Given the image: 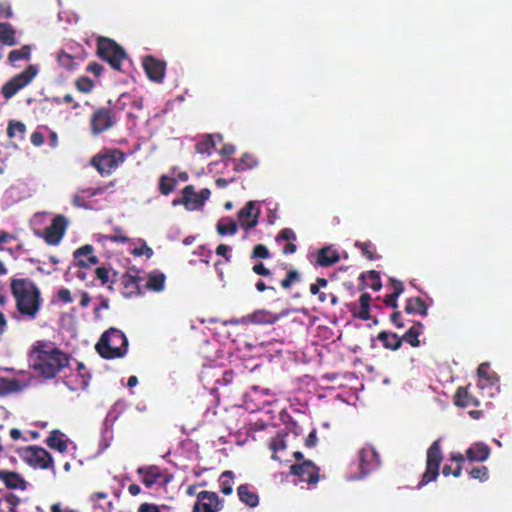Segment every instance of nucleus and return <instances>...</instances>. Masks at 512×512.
<instances>
[{
  "mask_svg": "<svg viewBox=\"0 0 512 512\" xmlns=\"http://www.w3.org/2000/svg\"><path fill=\"white\" fill-rule=\"evenodd\" d=\"M30 358L35 371L45 378H53L68 364L66 354L47 343H38Z\"/></svg>",
  "mask_w": 512,
  "mask_h": 512,
  "instance_id": "1",
  "label": "nucleus"
},
{
  "mask_svg": "<svg viewBox=\"0 0 512 512\" xmlns=\"http://www.w3.org/2000/svg\"><path fill=\"white\" fill-rule=\"evenodd\" d=\"M11 290L18 312L28 320L35 319L41 305L40 291L36 285L27 279H16L11 283Z\"/></svg>",
  "mask_w": 512,
  "mask_h": 512,
  "instance_id": "2",
  "label": "nucleus"
},
{
  "mask_svg": "<svg viewBox=\"0 0 512 512\" xmlns=\"http://www.w3.org/2000/svg\"><path fill=\"white\" fill-rule=\"evenodd\" d=\"M128 340L123 332L111 328L106 331L96 344L97 352L104 358L112 359L126 354Z\"/></svg>",
  "mask_w": 512,
  "mask_h": 512,
  "instance_id": "3",
  "label": "nucleus"
},
{
  "mask_svg": "<svg viewBox=\"0 0 512 512\" xmlns=\"http://www.w3.org/2000/svg\"><path fill=\"white\" fill-rule=\"evenodd\" d=\"M441 461L442 453L440 449V441L436 440L427 451L426 471L419 484L420 487L437 478Z\"/></svg>",
  "mask_w": 512,
  "mask_h": 512,
  "instance_id": "4",
  "label": "nucleus"
},
{
  "mask_svg": "<svg viewBox=\"0 0 512 512\" xmlns=\"http://www.w3.org/2000/svg\"><path fill=\"white\" fill-rule=\"evenodd\" d=\"M38 74L34 65H29L23 72L14 76L2 87L3 96L6 99L13 97L19 90L27 86Z\"/></svg>",
  "mask_w": 512,
  "mask_h": 512,
  "instance_id": "5",
  "label": "nucleus"
},
{
  "mask_svg": "<svg viewBox=\"0 0 512 512\" xmlns=\"http://www.w3.org/2000/svg\"><path fill=\"white\" fill-rule=\"evenodd\" d=\"M98 52L116 70H120L121 62L126 57L124 50L120 46L114 41L105 38L99 39Z\"/></svg>",
  "mask_w": 512,
  "mask_h": 512,
  "instance_id": "6",
  "label": "nucleus"
},
{
  "mask_svg": "<svg viewBox=\"0 0 512 512\" xmlns=\"http://www.w3.org/2000/svg\"><path fill=\"white\" fill-rule=\"evenodd\" d=\"M124 161V154L113 150L92 158L91 164L101 175H109Z\"/></svg>",
  "mask_w": 512,
  "mask_h": 512,
  "instance_id": "7",
  "label": "nucleus"
},
{
  "mask_svg": "<svg viewBox=\"0 0 512 512\" xmlns=\"http://www.w3.org/2000/svg\"><path fill=\"white\" fill-rule=\"evenodd\" d=\"M210 195L211 192L208 188L196 192L192 185H188L182 190L181 202L188 211H195L204 206L205 201L209 199Z\"/></svg>",
  "mask_w": 512,
  "mask_h": 512,
  "instance_id": "8",
  "label": "nucleus"
},
{
  "mask_svg": "<svg viewBox=\"0 0 512 512\" xmlns=\"http://www.w3.org/2000/svg\"><path fill=\"white\" fill-rule=\"evenodd\" d=\"M25 459L34 468L47 469L53 466L50 453L41 447H30L25 452Z\"/></svg>",
  "mask_w": 512,
  "mask_h": 512,
  "instance_id": "9",
  "label": "nucleus"
},
{
  "mask_svg": "<svg viewBox=\"0 0 512 512\" xmlns=\"http://www.w3.org/2000/svg\"><path fill=\"white\" fill-rule=\"evenodd\" d=\"M288 314V310H284L281 313H273L268 310H257L236 322L242 324H273L281 317L287 316Z\"/></svg>",
  "mask_w": 512,
  "mask_h": 512,
  "instance_id": "10",
  "label": "nucleus"
},
{
  "mask_svg": "<svg viewBox=\"0 0 512 512\" xmlns=\"http://www.w3.org/2000/svg\"><path fill=\"white\" fill-rule=\"evenodd\" d=\"M67 227V220L65 217L59 215L56 216L51 225L45 229L42 236L46 243L50 245H57L60 243L61 239L65 234V230Z\"/></svg>",
  "mask_w": 512,
  "mask_h": 512,
  "instance_id": "11",
  "label": "nucleus"
},
{
  "mask_svg": "<svg viewBox=\"0 0 512 512\" xmlns=\"http://www.w3.org/2000/svg\"><path fill=\"white\" fill-rule=\"evenodd\" d=\"M260 212V208L256 201L247 202L246 205L238 212L239 225L244 229L254 228L258 224Z\"/></svg>",
  "mask_w": 512,
  "mask_h": 512,
  "instance_id": "12",
  "label": "nucleus"
},
{
  "mask_svg": "<svg viewBox=\"0 0 512 512\" xmlns=\"http://www.w3.org/2000/svg\"><path fill=\"white\" fill-rule=\"evenodd\" d=\"M220 508L221 503L216 493L201 491L197 495L193 512H218Z\"/></svg>",
  "mask_w": 512,
  "mask_h": 512,
  "instance_id": "13",
  "label": "nucleus"
},
{
  "mask_svg": "<svg viewBox=\"0 0 512 512\" xmlns=\"http://www.w3.org/2000/svg\"><path fill=\"white\" fill-rule=\"evenodd\" d=\"M291 472L297 475L302 481L310 484L318 482V468L311 461H304L300 464L292 465Z\"/></svg>",
  "mask_w": 512,
  "mask_h": 512,
  "instance_id": "14",
  "label": "nucleus"
},
{
  "mask_svg": "<svg viewBox=\"0 0 512 512\" xmlns=\"http://www.w3.org/2000/svg\"><path fill=\"white\" fill-rule=\"evenodd\" d=\"M143 67L147 76L155 81L162 82L165 75V64L156 60L155 58L148 56L143 61Z\"/></svg>",
  "mask_w": 512,
  "mask_h": 512,
  "instance_id": "15",
  "label": "nucleus"
},
{
  "mask_svg": "<svg viewBox=\"0 0 512 512\" xmlns=\"http://www.w3.org/2000/svg\"><path fill=\"white\" fill-rule=\"evenodd\" d=\"M93 246L87 244L74 252L75 264L79 267L89 268L98 263V258L93 255Z\"/></svg>",
  "mask_w": 512,
  "mask_h": 512,
  "instance_id": "16",
  "label": "nucleus"
},
{
  "mask_svg": "<svg viewBox=\"0 0 512 512\" xmlns=\"http://www.w3.org/2000/svg\"><path fill=\"white\" fill-rule=\"evenodd\" d=\"M46 444L51 449L64 453L68 450L69 445L73 444V442L61 431L53 430L50 432V435L46 440Z\"/></svg>",
  "mask_w": 512,
  "mask_h": 512,
  "instance_id": "17",
  "label": "nucleus"
},
{
  "mask_svg": "<svg viewBox=\"0 0 512 512\" xmlns=\"http://www.w3.org/2000/svg\"><path fill=\"white\" fill-rule=\"evenodd\" d=\"M377 454L371 447H366L359 452V467L362 474L365 475L375 467H377Z\"/></svg>",
  "mask_w": 512,
  "mask_h": 512,
  "instance_id": "18",
  "label": "nucleus"
},
{
  "mask_svg": "<svg viewBox=\"0 0 512 512\" xmlns=\"http://www.w3.org/2000/svg\"><path fill=\"white\" fill-rule=\"evenodd\" d=\"M113 122L107 110H98L91 119V128L94 134H99L112 126Z\"/></svg>",
  "mask_w": 512,
  "mask_h": 512,
  "instance_id": "19",
  "label": "nucleus"
},
{
  "mask_svg": "<svg viewBox=\"0 0 512 512\" xmlns=\"http://www.w3.org/2000/svg\"><path fill=\"white\" fill-rule=\"evenodd\" d=\"M222 141V136L219 134L216 135H206L202 137L196 143V151L199 154L210 155L212 151L215 149L217 142Z\"/></svg>",
  "mask_w": 512,
  "mask_h": 512,
  "instance_id": "20",
  "label": "nucleus"
},
{
  "mask_svg": "<svg viewBox=\"0 0 512 512\" xmlns=\"http://www.w3.org/2000/svg\"><path fill=\"white\" fill-rule=\"evenodd\" d=\"M489 454L490 449L484 443H475L466 451L467 458L470 461H485L489 457Z\"/></svg>",
  "mask_w": 512,
  "mask_h": 512,
  "instance_id": "21",
  "label": "nucleus"
},
{
  "mask_svg": "<svg viewBox=\"0 0 512 512\" xmlns=\"http://www.w3.org/2000/svg\"><path fill=\"white\" fill-rule=\"evenodd\" d=\"M489 363H482L479 365L477 373L479 376L478 386L480 389H485L488 385L493 386L498 382L497 376L488 373Z\"/></svg>",
  "mask_w": 512,
  "mask_h": 512,
  "instance_id": "22",
  "label": "nucleus"
},
{
  "mask_svg": "<svg viewBox=\"0 0 512 512\" xmlns=\"http://www.w3.org/2000/svg\"><path fill=\"white\" fill-rule=\"evenodd\" d=\"M166 276L159 271H152L147 276L146 287L149 290L160 292L164 290Z\"/></svg>",
  "mask_w": 512,
  "mask_h": 512,
  "instance_id": "23",
  "label": "nucleus"
},
{
  "mask_svg": "<svg viewBox=\"0 0 512 512\" xmlns=\"http://www.w3.org/2000/svg\"><path fill=\"white\" fill-rule=\"evenodd\" d=\"M339 261L338 253L331 247L322 248L317 257V262L320 266H330Z\"/></svg>",
  "mask_w": 512,
  "mask_h": 512,
  "instance_id": "24",
  "label": "nucleus"
},
{
  "mask_svg": "<svg viewBox=\"0 0 512 512\" xmlns=\"http://www.w3.org/2000/svg\"><path fill=\"white\" fill-rule=\"evenodd\" d=\"M455 404L461 407L478 406L479 402L467 392L466 388H458L455 395Z\"/></svg>",
  "mask_w": 512,
  "mask_h": 512,
  "instance_id": "25",
  "label": "nucleus"
},
{
  "mask_svg": "<svg viewBox=\"0 0 512 512\" xmlns=\"http://www.w3.org/2000/svg\"><path fill=\"white\" fill-rule=\"evenodd\" d=\"M218 234L221 236L224 235H234L237 232L238 226L237 223L231 218H222L218 221L216 226Z\"/></svg>",
  "mask_w": 512,
  "mask_h": 512,
  "instance_id": "26",
  "label": "nucleus"
},
{
  "mask_svg": "<svg viewBox=\"0 0 512 512\" xmlns=\"http://www.w3.org/2000/svg\"><path fill=\"white\" fill-rule=\"evenodd\" d=\"M0 41L8 46L16 44L15 30L9 23H0Z\"/></svg>",
  "mask_w": 512,
  "mask_h": 512,
  "instance_id": "27",
  "label": "nucleus"
},
{
  "mask_svg": "<svg viewBox=\"0 0 512 512\" xmlns=\"http://www.w3.org/2000/svg\"><path fill=\"white\" fill-rule=\"evenodd\" d=\"M238 496L242 502L250 507H256L258 505V496L251 492L247 486L241 485L238 488Z\"/></svg>",
  "mask_w": 512,
  "mask_h": 512,
  "instance_id": "28",
  "label": "nucleus"
},
{
  "mask_svg": "<svg viewBox=\"0 0 512 512\" xmlns=\"http://www.w3.org/2000/svg\"><path fill=\"white\" fill-rule=\"evenodd\" d=\"M378 339L383 342L384 346L392 350H396L401 345V339L394 333L381 332Z\"/></svg>",
  "mask_w": 512,
  "mask_h": 512,
  "instance_id": "29",
  "label": "nucleus"
},
{
  "mask_svg": "<svg viewBox=\"0 0 512 512\" xmlns=\"http://www.w3.org/2000/svg\"><path fill=\"white\" fill-rule=\"evenodd\" d=\"M422 325L420 323L413 325L409 328V330L403 335V340L408 342L413 347H418L420 341L418 340V336L422 331Z\"/></svg>",
  "mask_w": 512,
  "mask_h": 512,
  "instance_id": "30",
  "label": "nucleus"
},
{
  "mask_svg": "<svg viewBox=\"0 0 512 512\" xmlns=\"http://www.w3.org/2000/svg\"><path fill=\"white\" fill-rule=\"evenodd\" d=\"M406 311L408 313H419L421 315H427V307L422 299L412 298L407 301Z\"/></svg>",
  "mask_w": 512,
  "mask_h": 512,
  "instance_id": "31",
  "label": "nucleus"
},
{
  "mask_svg": "<svg viewBox=\"0 0 512 512\" xmlns=\"http://www.w3.org/2000/svg\"><path fill=\"white\" fill-rule=\"evenodd\" d=\"M0 478L10 488H19L23 484V480L19 475L13 472L0 471Z\"/></svg>",
  "mask_w": 512,
  "mask_h": 512,
  "instance_id": "32",
  "label": "nucleus"
},
{
  "mask_svg": "<svg viewBox=\"0 0 512 512\" xmlns=\"http://www.w3.org/2000/svg\"><path fill=\"white\" fill-rule=\"evenodd\" d=\"M137 243L139 246L134 247L130 253L135 257L145 256L146 258L150 259L154 254L152 248L149 247L146 241L141 238L137 240Z\"/></svg>",
  "mask_w": 512,
  "mask_h": 512,
  "instance_id": "33",
  "label": "nucleus"
},
{
  "mask_svg": "<svg viewBox=\"0 0 512 512\" xmlns=\"http://www.w3.org/2000/svg\"><path fill=\"white\" fill-rule=\"evenodd\" d=\"M31 55V47L29 45H25L18 50H12L9 53L8 59L11 63H14L19 60H29Z\"/></svg>",
  "mask_w": 512,
  "mask_h": 512,
  "instance_id": "34",
  "label": "nucleus"
},
{
  "mask_svg": "<svg viewBox=\"0 0 512 512\" xmlns=\"http://www.w3.org/2000/svg\"><path fill=\"white\" fill-rule=\"evenodd\" d=\"M177 180L174 177L163 175L160 178L159 190L163 195L171 193L176 186Z\"/></svg>",
  "mask_w": 512,
  "mask_h": 512,
  "instance_id": "35",
  "label": "nucleus"
},
{
  "mask_svg": "<svg viewBox=\"0 0 512 512\" xmlns=\"http://www.w3.org/2000/svg\"><path fill=\"white\" fill-rule=\"evenodd\" d=\"M231 479H232V472L231 471H225L220 476L221 491L225 495H229L233 491Z\"/></svg>",
  "mask_w": 512,
  "mask_h": 512,
  "instance_id": "36",
  "label": "nucleus"
},
{
  "mask_svg": "<svg viewBox=\"0 0 512 512\" xmlns=\"http://www.w3.org/2000/svg\"><path fill=\"white\" fill-rule=\"evenodd\" d=\"M57 60L61 66L65 67L67 69L74 68V65H75L74 58L65 52H60L58 54Z\"/></svg>",
  "mask_w": 512,
  "mask_h": 512,
  "instance_id": "37",
  "label": "nucleus"
},
{
  "mask_svg": "<svg viewBox=\"0 0 512 512\" xmlns=\"http://www.w3.org/2000/svg\"><path fill=\"white\" fill-rule=\"evenodd\" d=\"M257 165V161L250 154H244L240 160V163L237 166L238 170H244L248 168H252Z\"/></svg>",
  "mask_w": 512,
  "mask_h": 512,
  "instance_id": "38",
  "label": "nucleus"
},
{
  "mask_svg": "<svg viewBox=\"0 0 512 512\" xmlns=\"http://www.w3.org/2000/svg\"><path fill=\"white\" fill-rule=\"evenodd\" d=\"M25 131V125L21 122H10L7 133L10 138L15 137L17 134H23Z\"/></svg>",
  "mask_w": 512,
  "mask_h": 512,
  "instance_id": "39",
  "label": "nucleus"
},
{
  "mask_svg": "<svg viewBox=\"0 0 512 512\" xmlns=\"http://www.w3.org/2000/svg\"><path fill=\"white\" fill-rule=\"evenodd\" d=\"M76 86L79 91L88 93L93 89V82L87 77H82L77 80Z\"/></svg>",
  "mask_w": 512,
  "mask_h": 512,
  "instance_id": "40",
  "label": "nucleus"
},
{
  "mask_svg": "<svg viewBox=\"0 0 512 512\" xmlns=\"http://www.w3.org/2000/svg\"><path fill=\"white\" fill-rule=\"evenodd\" d=\"M470 475L474 479H479L480 481H485L488 479V470L486 467H477L471 470Z\"/></svg>",
  "mask_w": 512,
  "mask_h": 512,
  "instance_id": "41",
  "label": "nucleus"
},
{
  "mask_svg": "<svg viewBox=\"0 0 512 512\" xmlns=\"http://www.w3.org/2000/svg\"><path fill=\"white\" fill-rule=\"evenodd\" d=\"M109 240L114 241V242H120V243L130 241V239L122 233V229H120V228L114 229V234L109 235Z\"/></svg>",
  "mask_w": 512,
  "mask_h": 512,
  "instance_id": "42",
  "label": "nucleus"
},
{
  "mask_svg": "<svg viewBox=\"0 0 512 512\" xmlns=\"http://www.w3.org/2000/svg\"><path fill=\"white\" fill-rule=\"evenodd\" d=\"M269 251L264 245H256L253 250V257L256 258H268Z\"/></svg>",
  "mask_w": 512,
  "mask_h": 512,
  "instance_id": "43",
  "label": "nucleus"
},
{
  "mask_svg": "<svg viewBox=\"0 0 512 512\" xmlns=\"http://www.w3.org/2000/svg\"><path fill=\"white\" fill-rule=\"evenodd\" d=\"M57 297L63 303H71L73 301L71 293L67 288H61L57 293Z\"/></svg>",
  "mask_w": 512,
  "mask_h": 512,
  "instance_id": "44",
  "label": "nucleus"
},
{
  "mask_svg": "<svg viewBox=\"0 0 512 512\" xmlns=\"http://www.w3.org/2000/svg\"><path fill=\"white\" fill-rule=\"evenodd\" d=\"M356 245L360 247L364 256H366L368 259L373 258V247L370 242L356 243Z\"/></svg>",
  "mask_w": 512,
  "mask_h": 512,
  "instance_id": "45",
  "label": "nucleus"
},
{
  "mask_svg": "<svg viewBox=\"0 0 512 512\" xmlns=\"http://www.w3.org/2000/svg\"><path fill=\"white\" fill-rule=\"evenodd\" d=\"M96 276L103 284L107 283L109 280V270L105 267H98L96 269Z\"/></svg>",
  "mask_w": 512,
  "mask_h": 512,
  "instance_id": "46",
  "label": "nucleus"
},
{
  "mask_svg": "<svg viewBox=\"0 0 512 512\" xmlns=\"http://www.w3.org/2000/svg\"><path fill=\"white\" fill-rule=\"evenodd\" d=\"M103 192V188H87L80 191V193L84 196L85 199L96 196Z\"/></svg>",
  "mask_w": 512,
  "mask_h": 512,
  "instance_id": "47",
  "label": "nucleus"
},
{
  "mask_svg": "<svg viewBox=\"0 0 512 512\" xmlns=\"http://www.w3.org/2000/svg\"><path fill=\"white\" fill-rule=\"evenodd\" d=\"M85 200L86 199L84 198V196L79 192L73 196L72 203L76 207L88 208V206L85 203Z\"/></svg>",
  "mask_w": 512,
  "mask_h": 512,
  "instance_id": "48",
  "label": "nucleus"
},
{
  "mask_svg": "<svg viewBox=\"0 0 512 512\" xmlns=\"http://www.w3.org/2000/svg\"><path fill=\"white\" fill-rule=\"evenodd\" d=\"M31 142L37 147L41 146L44 143V136L40 132L35 131L31 135Z\"/></svg>",
  "mask_w": 512,
  "mask_h": 512,
  "instance_id": "49",
  "label": "nucleus"
},
{
  "mask_svg": "<svg viewBox=\"0 0 512 512\" xmlns=\"http://www.w3.org/2000/svg\"><path fill=\"white\" fill-rule=\"evenodd\" d=\"M12 10L9 5L0 3V18H10L12 17Z\"/></svg>",
  "mask_w": 512,
  "mask_h": 512,
  "instance_id": "50",
  "label": "nucleus"
},
{
  "mask_svg": "<svg viewBox=\"0 0 512 512\" xmlns=\"http://www.w3.org/2000/svg\"><path fill=\"white\" fill-rule=\"evenodd\" d=\"M295 237V233L291 229H283L278 236V238L282 240H292L295 239Z\"/></svg>",
  "mask_w": 512,
  "mask_h": 512,
  "instance_id": "51",
  "label": "nucleus"
},
{
  "mask_svg": "<svg viewBox=\"0 0 512 512\" xmlns=\"http://www.w3.org/2000/svg\"><path fill=\"white\" fill-rule=\"evenodd\" d=\"M317 443V436H316V431L313 430L309 433V435L307 436L306 440H305V445L306 447H314Z\"/></svg>",
  "mask_w": 512,
  "mask_h": 512,
  "instance_id": "52",
  "label": "nucleus"
},
{
  "mask_svg": "<svg viewBox=\"0 0 512 512\" xmlns=\"http://www.w3.org/2000/svg\"><path fill=\"white\" fill-rule=\"evenodd\" d=\"M371 297L368 293H364L360 296V304L363 309V312H367L369 308Z\"/></svg>",
  "mask_w": 512,
  "mask_h": 512,
  "instance_id": "53",
  "label": "nucleus"
},
{
  "mask_svg": "<svg viewBox=\"0 0 512 512\" xmlns=\"http://www.w3.org/2000/svg\"><path fill=\"white\" fill-rule=\"evenodd\" d=\"M231 248L227 245H224V244H221L217 247L216 249V253L220 256H223L225 257L227 260L229 259V252H230Z\"/></svg>",
  "mask_w": 512,
  "mask_h": 512,
  "instance_id": "54",
  "label": "nucleus"
},
{
  "mask_svg": "<svg viewBox=\"0 0 512 512\" xmlns=\"http://www.w3.org/2000/svg\"><path fill=\"white\" fill-rule=\"evenodd\" d=\"M253 271L263 276H268L270 274V271L267 268H265V266L262 263L256 264L253 267Z\"/></svg>",
  "mask_w": 512,
  "mask_h": 512,
  "instance_id": "55",
  "label": "nucleus"
},
{
  "mask_svg": "<svg viewBox=\"0 0 512 512\" xmlns=\"http://www.w3.org/2000/svg\"><path fill=\"white\" fill-rule=\"evenodd\" d=\"M3 382H4V384H5L4 388H5V389H6V391H8V392L16 391V390H18V388H19V387H18V383H17V381H15V380H4Z\"/></svg>",
  "mask_w": 512,
  "mask_h": 512,
  "instance_id": "56",
  "label": "nucleus"
},
{
  "mask_svg": "<svg viewBox=\"0 0 512 512\" xmlns=\"http://www.w3.org/2000/svg\"><path fill=\"white\" fill-rule=\"evenodd\" d=\"M235 152V147L231 144H226L222 147L220 153L223 156H229Z\"/></svg>",
  "mask_w": 512,
  "mask_h": 512,
  "instance_id": "57",
  "label": "nucleus"
},
{
  "mask_svg": "<svg viewBox=\"0 0 512 512\" xmlns=\"http://www.w3.org/2000/svg\"><path fill=\"white\" fill-rule=\"evenodd\" d=\"M392 284L394 288L393 294H395V296H399L404 290L402 282L393 280Z\"/></svg>",
  "mask_w": 512,
  "mask_h": 512,
  "instance_id": "58",
  "label": "nucleus"
},
{
  "mask_svg": "<svg viewBox=\"0 0 512 512\" xmlns=\"http://www.w3.org/2000/svg\"><path fill=\"white\" fill-rule=\"evenodd\" d=\"M296 277L295 272H290L288 277L281 282L283 288H289L293 279Z\"/></svg>",
  "mask_w": 512,
  "mask_h": 512,
  "instance_id": "59",
  "label": "nucleus"
},
{
  "mask_svg": "<svg viewBox=\"0 0 512 512\" xmlns=\"http://www.w3.org/2000/svg\"><path fill=\"white\" fill-rule=\"evenodd\" d=\"M140 512H160L158 507L149 504H142L140 506Z\"/></svg>",
  "mask_w": 512,
  "mask_h": 512,
  "instance_id": "60",
  "label": "nucleus"
},
{
  "mask_svg": "<svg viewBox=\"0 0 512 512\" xmlns=\"http://www.w3.org/2000/svg\"><path fill=\"white\" fill-rule=\"evenodd\" d=\"M371 276L376 280L374 283H372L371 288L375 291H378L381 289L382 285L381 282L378 279V275L376 272H371Z\"/></svg>",
  "mask_w": 512,
  "mask_h": 512,
  "instance_id": "61",
  "label": "nucleus"
},
{
  "mask_svg": "<svg viewBox=\"0 0 512 512\" xmlns=\"http://www.w3.org/2000/svg\"><path fill=\"white\" fill-rule=\"evenodd\" d=\"M13 239V236L4 232L0 231V245L4 243H8Z\"/></svg>",
  "mask_w": 512,
  "mask_h": 512,
  "instance_id": "62",
  "label": "nucleus"
},
{
  "mask_svg": "<svg viewBox=\"0 0 512 512\" xmlns=\"http://www.w3.org/2000/svg\"><path fill=\"white\" fill-rule=\"evenodd\" d=\"M397 298H398V296H395V294H393V293L386 296V299H385L386 305L396 307V299Z\"/></svg>",
  "mask_w": 512,
  "mask_h": 512,
  "instance_id": "63",
  "label": "nucleus"
},
{
  "mask_svg": "<svg viewBox=\"0 0 512 512\" xmlns=\"http://www.w3.org/2000/svg\"><path fill=\"white\" fill-rule=\"evenodd\" d=\"M94 239L96 242L102 244V245H105L106 241L109 240V235H104V234H95L94 235Z\"/></svg>",
  "mask_w": 512,
  "mask_h": 512,
  "instance_id": "64",
  "label": "nucleus"
}]
</instances>
